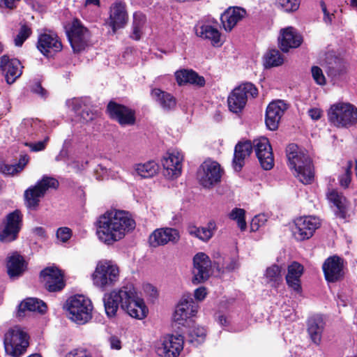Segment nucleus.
Wrapping results in <instances>:
<instances>
[{"mask_svg":"<svg viewBox=\"0 0 357 357\" xmlns=\"http://www.w3.org/2000/svg\"><path fill=\"white\" fill-rule=\"evenodd\" d=\"M96 227L98 239L110 245L133 231L136 222L129 212L114 210L107 211L100 215L96 222Z\"/></svg>","mask_w":357,"mask_h":357,"instance_id":"obj_1","label":"nucleus"},{"mask_svg":"<svg viewBox=\"0 0 357 357\" xmlns=\"http://www.w3.org/2000/svg\"><path fill=\"white\" fill-rule=\"evenodd\" d=\"M289 167L294 169V176L304 185H310L314 180V167L310 157L299 150L296 144H290L286 149Z\"/></svg>","mask_w":357,"mask_h":357,"instance_id":"obj_2","label":"nucleus"},{"mask_svg":"<svg viewBox=\"0 0 357 357\" xmlns=\"http://www.w3.org/2000/svg\"><path fill=\"white\" fill-rule=\"evenodd\" d=\"M29 335L20 327L10 328L4 334L5 353L11 357H21L29 346Z\"/></svg>","mask_w":357,"mask_h":357,"instance_id":"obj_3","label":"nucleus"},{"mask_svg":"<svg viewBox=\"0 0 357 357\" xmlns=\"http://www.w3.org/2000/svg\"><path fill=\"white\" fill-rule=\"evenodd\" d=\"M66 307L69 318L78 324H86L92 318V302L83 295L70 296L66 301Z\"/></svg>","mask_w":357,"mask_h":357,"instance_id":"obj_4","label":"nucleus"},{"mask_svg":"<svg viewBox=\"0 0 357 357\" xmlns=\"http://www.w3.org/2000/svg\"><path fill=\"white\" fill-rule=\"evenodd\" d=\"M328 119L337 128H348L357 123V109L350 103L333 105L328 112Z\"/></svg>","mask_w":357,"mask_h":357,"instance_id":"obj_5","label":"nucleus"},{"mask_svg":"<svg viewBox=\"0 0 357 357\" xmlns=\"http://www.w3.org/2000/svg\"><path fill=\"white\" fill-rule=\"evenodd\" d=\"M59 186L57 179L43 176L35 185L29 187L24 191V199L26 206L32 210H36L39 206L40 198L43 197L46 192L50 189L56 190Z\"/></svg>","mask_w":357,"mask_h":357,"instance_id":"obj_6","label":"nucleus"},{"mask_svg":"<svg viewBox=\"0 0 357 357\" xmlns=\"http://www.w3.org/2000/svg\"><path fill=\"white\" fill-rule=\"evenodd\" d=\"M258 96V89L251 82L240 84L232 90L227 98L229 109L233 113H239L246 105L249 97L255 98Z\"/></svg>","mask_w":357,"mask_h":357,"instance_id":"obj_7","label":"nucleus"},{"mask_svg":"<svg viewBox=\"0 0 357 357\" xmlns=\"http://www.w3.org/2000/svg\"><path fill=\"white\" fill-rule=\"evenodd\" d=\"M119 276V267L111 261H100L96 265V270L92 275L95 286L105 289L114 285Z\"/></svg>","mask_w":357,"mask_h":357,"instance_id":"obj_8","label":"nucleus"},{"mask_svg":"<svg viewBox=\"0 0 357 357\" xmlns=\"http://www.w3.org/2000/svg\"><path fill=\"white\" fill-rule=\"evenodd\" d=\"M66 36L70 46L75 53H79L88 46L90 33L81 22L75 18L72 22L65 26Z\"/></svg>","mask_w":357,"mask_h":357,"instance_id":"obj_9","label":"nucleus"},{"mask_svg":"<svg viewBox=\"0 0 357 357\" xmlns=\"http://www.w3.org/2000/svg\"><path fill=\"white\" fill-rule=\"evenodd\" d=\"M3 229L0 231V241L10 243L17 239L23 226V214L19 209L8 213L2 222Z\"/></svg>","mask_w":357,"mask_h":357,"instance_id":"obj_10","label":"nucleus"},{"mask_svg":"<svg viewBox=\"0 0 357 357\" xmlns=\"http://www.w3.org/2000/svg\"><path fill=\"white\" fill-rule=\"evenodd\" d=\"M109 118L121 127L132 126L136 123V112L134 109L111 100L106 106Z\"/></svg>","mask_w":357,"mask_h":357,"instance_id":"obj_11","label":"nucleus"},{"mask_svg":"<svg viewBox=\"0 0 357 357\" xmlns=\"http://www.w3.org/2000/svg\"><path fill=\"white\" fill-rule=\"evenodd\" d=\"M128 285L123 286L119 289L105 294L102 301L105 311L108 317H115L119 306L122 310L123 307H126V299L130 298V294L128 292Z\"/></svg>","mask_w":357,"mask_h":357,"instance_id":"obj_12","label":"nucleus"},{"mask_svg":"<svg viewBox=\"0 0 357 357\" xmlns=\"http://www.w3.org/2000/svg\"><path fill=\"white\" fill-rule=\"evenodd\" d=\"M40 283L49 292H58L66 286L62 271L55 266L43 268L39 275Z\"/></svg>","mask_w":357,"mask_h":357,"instance_id":"obj_13","label":"nucleus"},{"mask_svg":"<svg viewBox=\"0 0 357 357\" xmlns=\"http://www.w3.org/2000/svg\"><path fill=\"white\" fill-rule=\"evenodd\" d=\"M292 232L297 241H305L310 238L315 231L321 226L320 220L315 216H303L294 220Z\"/></svg>","mask_w":357,"mask_h":357,"instance_id":"obj_14","label":"nucleus"},{"mask_svg":"<svg viewBox=\"0 0 357 357\" xmlns=\"http://www.w3.org/2000/svg\"><path fill=\"white\" fill-rule=\"evenodd\" d=\"M252 144L261 167L265 170H271L274 166V158L268 139L261 137L254 139Z\"/></svg>","mask_w":357,"mask_h":357,"instance_id":"obj_15","label":"nucleus"},{"mask_svg":"<svg viewBox=\"0 0 357 357\" xmlns=\"http://www.w3.org/2000/svg\"><path fill=\"white\" fill-rule=\"evenodd\" d=\"M212 262L204 252H198L193 257V278L192 282L198 284L206 282L211 275Z\"/></svg>","mask_w":357,"mask_h":357,"instance_id":"obj_16","label":"nucleus"},{"mask_svg":"<svg viewBox=\"0 0 357 357\" xmlns=\"http://www.w3.org/2000/svg\"><path fill=\"white\" fill-rule=\"evenodd\" d=\"M322 271L328 282L333 283L343 280L344 259L337 255L328 257L322 264Z\"/></svg>","mask_w":357,"mask_h":357,"instance_id":"obj_17","label":"nucleus"},{"mask_svg":"<svg viewBox=\"0 0 357 357\" xmlns=\"http://www.w3.org/2000/svg\"><path fill=\"white\" fill-rule=\"evenodd\" d=\"M201 169L202 172H199V179L202 186L209 188L220 182L223 169L218 162H204Z\"/></svg>","mask_w":357,"mask_h":357,"instance_id":"obj_18","label":"nucleus"},{"mask_svg":"<svg viewBox=\"0 0 357 357\" xmlns=\"http://www.w3.org/2000/svg\"><path fill=\"white\" fill-rule=\"evenodd\" d=\"M36 47L40 53L47 58L53 56L63 49L60 38L53 32L39 34Z\"/></svg>","mask_w":357,"mask_h":357,"instance_id":"obj_19","label":"nucleus"},{"mask_svg":"<svg viewBox=\"0 0 357 357\" xmlns=\"http://www.w3.org/2000/svg\"><path fill=\"white\" fill-rule=\"evenodd\" d=\"M128 292L130 298L126 299V307H123V310L132 318L144 319L149 313L144 300L137 296L135 288L131 285L128 287Z\"/></svg>","mask_w":357,"mask_h":357,"instance_id":"obj_20","label":"nucleus"},{"mask_svg":"<svg viewBox=\"0 0 357 357\" xmlns=\"http://www.w3.org/2000/svg\"><path fill=\"white\" fill-rule=\"evenodd\" d=\"M184 337L182 335L168 334L163 337L157 353L161 357H178L183 349Z\"/></svg>","mask_w":357,"mask_h":357,"instance_id":"obj_21","label":"nucleus"},{"mask_svg":"<svg viewBox=\"0 0 357 357\" xmlns=\"http://www.w3.org/2000/svg\"><path fill=\"white\" fill-rule=\"evenodd\" d=\"M287 108V105L281 100L268 104L265 115V123L268 129L273 131L278 128L280 119Z\"/></svg>","mask_w":357,"mask_h":357,"instance_id":"obj_22","label":"nucleus"},{"mask_svg":"<svg viewBox=\"0 0 357 357\" xmlns=\"http://www.w3.org/2000/svg\"><path fill=\"white\" fill-rule=\"evenodd\" d=\"M22 68L21 62L17 59H10L8 55L0 57V70L9 84L14 83L21 76Z\"/></svg>","mask_w":357,"mask_h":357,"instance_id":"obj_23","label":"nucleus"},{"mask_svg":"<svg viewBox=\"0 0 357 357\" xmlns=\"http://www.w3.org/2000/svg\"><path fill=\"white\" fill-rule=\"evenodd\" d=\"M180 238L179 232L174 228H160L153 231L149 238L150 246L156 248L172 242L176 243Z\"/></svg>","mask_w":357,"mask_h":357,"instance_id":"obj_24","label":"nucleus"},{"mask_svg":"<svg viewBox=\"0 0 357 357\" xmlns=\"http://www.w3.org/2000/svg\"><path fill=\"white\" fill-rule=\"evenodd\" d=\"M303 43V37L294 28L289 26L280 31L278 37L279 47L283 52L298 47Z\"/></svg>","mask_w":357,"mask_h":357,"instance_id":"obj_25","label":"nucleus"},{"mask_svg":"<svg viewBox=\"0 0 357 357\" xmlns=\"http://www.w3.org/2000/svg\"><path fill=\"white\" fill-rule=\"evenodd\" d=\"M28 264L17 251L6 258L7 274L10 280H16L23 275L27 270Z\"/></svg>","mask_w":357,"mask_h":357,"instance_id":"obj_26","label":"nucleus"},{"mask_svg":"<svg viewBox=\"0 0 357 357\" xmlns=\"http://www.w3.org/2000/svg\"><path fill=\"white\" fill-rule=\"evenodd\" d=\"M128 13L126 5L121 2L114 3L110 9L109 25L114 33L117 29L123 28L128 22Z\"/></svg>","mask_w":357,"mask_h":357,"instance_id":"obj_27","label":"nucleus"},{"mask_svg":"<svg viewBox=\"0 0 357 357\" xmlns=\"http://www.w3.org/2000/svg\"><path fill=\"white\" fill-rule=\"evenodd\" d=\"M252 152V144L250 140L238 142L234 148L232 166L235 171L241 172L245 165V160Z\"/></svg>","mask_w":357,"mask_h":357,"instance_id":"obj_28","label":"nucleus"},{"mask_svg":"<svg viewBox=\"0 0 357 357\" xmlns=\"http://www.w3.org/2000/svg\"><path fill=\"white\" fill-rule=\"evenodd\" d=\"M245 8L233 6L228 8L220 17L221 22L226 31H231L236 24L246 15Z\"/></svg>","mask_w":357,"mask_h":357,"instance_id":"obj_29","label":"nucleus"},{"mask_svg":"<svg viewBox=\"0 0 357 357\" xmlns=\"http://www.w3.org/2000/svg\"><path fill=\"white\" fill-rule=\"evenodd\" d=\"M303 271V266L297 261H293L287 267L286 282L289 288L298 294L302 291L301 278Z\"/></svg>","mask_w":357,"mask_h":357,"instance_id":"obj_30","label":"nucleus"},{"mask_svg":"<svg viewBox=\"0 0 357 357\" xmlns=\"http://www.w3.org/2000/svg\"><path fill=\"white\" fill-rule=\"evenodd\" d=\"M174 76L178 86L190 84L199 87H203L206 84L204 77L192 69L178 70L175 72Z\"/></svg>","mask_w":357,"mask_h":357,"instance_id":"obj_31","label":"nucleus"},{"mask_svg":"<svg viewBox=\"0 0 357 357\" xmlns=\"http://www.w3.org/2000/svg\"><path fill=\"white\" fill-rule=\"evenodd\" d=\"M182 156L178 152L167 153L161 160L162 165L167 172V175L171 177H178L181 174Z\"/></svg>","mask_w":357,"mask_h":357,"instance_id":"obj_32","label":"nucleus"},{"mask_svg":"<svg viewBox=\"0 0 357 357\" xmlns=\"http://www.w3.org/2000/svg\"><path fill=\"white\" fill-rule=\"evenodd\" d=\"M151 96L165 111H171L176 108V98L170 93L159 88H153L151 91Z\"/></svg>","mask_w":357,"mask_h":357,"instance_id":"obj_33","label":"nucleus"},{"mask_svg":"<svg viewBox=\"0 0 357 357\" xmlns=\"http://www.w3.org/2000/svg\"><path fill=\"white\" fill-rule=\"evenodd\" d=\"M325 323L320 315H314L307 320V333L311 340L319 345Z\"/></svg>","mask_w":357,"mask_h":357,"instance_id":"obj_34","label":"nucleus"},{"mask_svg":"<svg viewBox=\"0 0 357 357\" xmlns=\"http://www.w3.org/2000/svg\"><path fill=\"white\" fill-rule=\"evenodd\" d=\"M47 310V306L43 301L36 298H27L19 305L17 315L22 317L26 311L45 314Z\"/></svg>","mask_w":357,"mask_h":357,"instance_id":"obj_35","label":"nucleus"},{"mask_svg":"<svg viewBox=\"0 0 357 357\" xmlns=\"http://www.w3.org/2000/svg\"><path fill=\"white\" fill-rule=\"evenodd\" d=\"M216 230L217 226L214 220L209 221L206 227H198L195 225H189L188 227V231L190 235L204 242H208L213 237L214 231Z\"/></svg>","mask_w":357,"mask_h":357,"instance_id":"obj_36","label":"nucleus"},{"mask_svg":"<svg viewBox=\"0 0 357 357\" xmlns=\"http://www.w3.org/2000/svg\"><path fill=\"white\" fill-rule=\"evenodd\" d=\"M195 33L198 37L211 40L215 47H220V33L217 28L209 24H202L195 29Z\"/></svg>","mask_w":357,"mask_h":357,"instance_id":"obj_37","label":"nucleus"},{"mask_svg":"<svg viewBox=\"0 0 357 357\" xmlns=\"http://www.w3.org/2000/svg\"><path fill=\"white\" fill-rule=\"evenodd\" d=\"M327 198L337 208L336 215L341 219L347 218V199L342 193L336 190H331L327 194Z\"/></svg>","mask_w":357,"mask_h":357,"instance_id":"obj_38","label":"nucleus"},{"mask_svg":"<svg viewBox=\"0 0 357 357\" xmlns=\"http://www.w3.org/2000/svg\"><path fill=\"white\" fill-rule=\"evenodd\" d=\"M188 342L195 346L203 343L206 339V331L204 327L192 326L188 331Z\"/></svg>","mask_w":357,"mask_h":357,"instance_id":"obj_39","label":"nucleus"},{"mask_svg":"<svg viewBox=\"0 0 357 357\" xmlns=\"http://www.w3.org/2000/svg\"><path fill=\"white\" fill-rule=\"evenodd\" d=\"M158 165L153 160L144 164H138L135 169L137 173L142 178L153 177L158 173Z\"/></svg>","mask_w":357,"mask_h":357,"instance_id":"obj_40","label":"nucleus"},{"mask_svg":"<svg viewBox=\"0 0 357 357\" xmlns=\"http://www.w3.org/2000/svg\"><path fill=\"white\" fill-rule=\"evenodd\" d=\"M218 257H214L216 260H214V266H216L219 271L225 272V271L231 272L238 267V260L236 257H229L227 259H223L221 261V256L217 253Z\"/></svg>","mask_w":357,"mask_h":357,"instance_id":"obj_41","label":"nucleus"},{"mask_svg":"<svg viewBox=\"0 0 357 357\" xmlns=\"http://www.w3.org/2000/svg\"><path fill=\"white\" fill-rule=\"evenodd\" d=\"M185 305L178 303L173 316L174 321L184 327L186 325L189 326L190 322H191V320L189 319L192 317L190 315V312H187L184 310L183 306Z\"/></svg>","mask_w":357,"mask_h":357,"instance_id":"obj_42","label":"nucleus"},{"mask_svg":"<svg viewBox=\"0 0 357 357\" xmlns=\"http://www.w3.org/2000/svg\"><path fill=\"white\" fill-rule=\"evenodd\" d=\"M283 62V56L278 50H270L265 56L264 65L266 68L279 66Z\"/></svg>","mask_w":357,"mask_h":357,"instance_id":"obj_43","label":"nucleus"},{"mask_svg":"<svg viewBox=\"0 0 357 357\" xmlns=\"http://www.w3.org/2000/svg\"><path fill=\"white\" fill-rule=\"evenodd\" d=\"M229 217L230 219L236 220L237 225L241 231H245L247 227L245 221V211L240 208H234L230 212Z\"/></svg>","mask_w":357,"mask_h":357,"instance_id":"obj_44","label":"nucleus"},{"mask_svg":"<svg viewBox=\"0 0 357 357\" xmlns=\"http://www.w3.org/2000/svg\"><path fill=\"white\" fill-rule=\"evenodd\" d=\"M301 0H276V5L286 13L296 11L300 6Z\"/></svg>","mask_w":357,"mask_h":357,"instance_id":"obj_45","label":"nucleus"},{"mask_svg":"<svg viewBox=\"0 0 357 357\" xmlns=\"http://www.w3.org/2000/svg\"><path fill=\"white\" fill-rule=\"evenodd\" d=\"M282 268L277 264L268 267L266 270L265 276L269 282H280L282 281Z\"/></svg>","mask_w":357,"mask_h":357,"instance_id":"obj_46","label":"nucleus"},{"mask_svg":"<svg viewBox=\"0 0 357 357\" xmlns=\"http://www.w3.org/2000/svg\"><path fill=\"white\" fill-rule=\"evenodd\" d=\"M179 303L185 304V306H183L184 310L187 312H190L191 316L194 317L197 312L198 305L195 303L190 296H183L179 301Z\"/></svg>","mask_w":357,"mask_h":357,"instance_id":"obj_47","label":"nucleus"},{"mask_svg":"<svg viewBox=\"0 0 357 357\" xmlns=\"http://www.w3.org/2000/svg\"><path fill=\"white\" fill-rule=\"evenodd\" d=\"M31 33L32 30L28 25H22L19 33L15 39V45L22 46L24 42L31 36Z\"/></svg>","mask_w":357,"mask_h":357,"instance_id":"obj_48","label":"nucleus"},{"mask_svg":"<svg viewBox=\"0 0 357 357\" xmlns=\"http://www.w3.org/2000/svg\"><path fill=\"white\" fill-rule=\"evenodd\" d=\"M50 140V137L48 136L45 137L43 141H38L35 143L32 142H25L24 146L29 147L30 150L33 152H38L43 151L46 149L47 145V142Z\"/></svg>","mask_w":357,"mask_h":357,"instance_id":"obj_49","label":"nucleus"},{"mask_svg":"<svg viewBox=\"0 0 357 357\" xmlns=\"http://www.w3.org/2000/svg\"><path fill=\"white\" fill-rule=\"evenodd\" d=\"M73 235L72 230L67 227H59L56 231V238L62 243L68 242Z\"/></svg>","mask_w":357,"mask_h":357,"instance_id":"obj_50","label":"nucleus"},{"mask_svg":"<svg viewBox=\"0 0 357 357\" xmlns=\"http://www.w3.org/2000/svg\"><path fill=\"white\" fill-rule=\"evenodd\" d=\"M311 72L312 77L317 84L319 85H324L326 84V78L321 68L312 66Z\"/></svg>","mask_w":357,"mask_h":357,"instance_id":"obj_51","label":"nucleus"},{"mask_svg":"<svg viewBox=\"0 0 357 357\" xmlns=\"http://www.w3.org/2000/svg\"><path fill=\"white\" fill-rule=\"evenodd\" d=\"M80 119L83 123H89L94 119L96 113L93 112L89 107H85L83 108L79 114Z\"/></svg>","mask_w":357,"mask_h":357,"instance_id":"obj_52","label":"nucleus"},{"mask_svg":"<svg viewBox=\"0 0 357 357\" xmlns=\"http://www.w3.org/2000/svg\"><path fill=\"white\" fill-rule=\"evenodd\" d=\"M351 171L348 169H345V172L343 174L340 175L338 178L339 183L341 187L344 188H347L351 181Z\"/></svg>","mask_w":357,"mask_h":357,"instance_id":"obj_53","label":"nucleus"},{"mask_svg":"<svg viewBox=\"0 0 357 357\" xmlns=\"http://www.w3.org/2000/svg\"><path fill=\"white\" fill-rule=\"evenodd\" d=\"M31 91L33 93L40 96L41 98H46L47 96V91L42 86L40 82H36L31 88Z\"/></svg>","mask_w":357,"mask_h":357,"instance_id":"obj_54","label":"nucleus"},{"mask_svg":"<svg viewBox=\"0 0 357 357\" xmlns=\"http://www.w3.org/2000/svg\"><path fill=\"white\" fill-rule=\"evenodd\" d=\"M146 22V16L141 13H135L133 15L132 26L142 28Z\"/></svg>","mask_w":357,"mask_h":357,"instance_id":"obj_55","label":"nucleus"},{"mask_svg":"<svg viewBox=\"0 0 357 357\" xmlns=\"http://www.w3.org/2000/svg\"><path fill=\"white\" fill-rule=\"evenodd\" d=\"M29 157L27 154L20 155L18 162L14 165L15 167H16L17 170V173L21 172L24 168V167L29 162Z\"/></svg>","mask_w":357,"mask_h":357,"instance_id":"obj_56","label":"nucleus"},{"mask_svg":"<svg viewBox=\"0 0 357 357\" xmlns=\"http://www.w3.org/2000/svg\"><path fill=\"white\" fill-rule=\"evenodd\" d=\"M66 357H92L86 350L75 349L68 352Z\"/></svg>","mask_w":357,"mask_h":357,"instance_id":"obj_57","label":"nucleus"},{"mask_svg":"<svg viewBox=\"0 0 357 357\" xmlns=\"http://www.w3.org/2000/svg\"><path fill=\"white\" fill-rule=\"evenodd\" d=\"M206 289L204 287H200L195 290V298L199 301H203L206 296Z\"/></svg>","mask_w":357,"mask_h":357,"instance_id":"obj_58","label":"nucleus"},{"mask_svg":"<svg viewBox=\"0 0 357 357\" xmlns=\"http://www.w3.org/2000/svg\"><path fill=\"white\" fill-rule=\"evenodd\" d=\"M322 114L323 112L319 108L314 107L308 110V115L314 121L319 120L321 117Z\"/></svg>","mask_w":357,"mask_h":357,"instance_id":"obj_59","label":"nucleus"},{"mask_svg":"<svg viewBox=\"0 0 357 357\" xmlns=\"http://www.w3.org/2000/svg\"><path fill=\"white\" fill-rule=\"evenodd\" d=\"M261 226L260 216H255L250 222V230L251 231H256L259 229Z\"/></svg>","mask_w":357,"mask_h":357,"instance_id":"obj_60","label":"nucleus"},{"mask_svg":"<svg viewBox=\"0 0 357 357\" xmlns=\"http://www.w3.org/2000/svg\"><path fill=\"white\" fill-rule=\"evenodd\" d=\"M109 342L112 349H120L121 348V340L116 336H112L109 338Z\"/></svg>","mask_w":357,"mask_h":357,"instance_id":"obj_61","label":"nucleus"},{"mask_svg":"<svg viewBox=\"0 0 357 357\" xmlns=\"http://www.w3.org/2000/svg\"><path fill=\"white\" fill-rule=\"evenodd\" d=\"M3 173L6 174H15L17 173V170L16 167H15L14 165H4L2 168Z\"/></svg>","mask_w":357,"mask_h":357,"instance_id":"obj_62","label":"nucleus"},{"mask_svg":"<svg viewBox=\"0 0 357 357\" xmlns=\"http://www.w3.org/2000/svg\"><path fill=\"white\" fill-rule=\"evenodd\" d=\"M142 29L139 26H132V31L130 34V38L135 40H139L141 38Z\"/></svg>","mask_w":357,"mask_h":357,"instance_id":"obj_63","label":"nucleus"},{"mask_svg":"<svg viewBox=\"0 0 357 357\" xmlns=\"http://www.w3.org/2000/svg\"><path fill=\"white\" fill-rule=\"evenodd\" d=\"M40 121L38 119H25L24 121V124L26 126L36 127L39 125Z\"/></svg>","mask_w":357,"mask_h":357,"instance_id":"obj_64","label":"nucleus"}]
</instances>
